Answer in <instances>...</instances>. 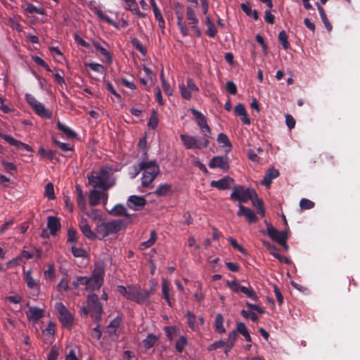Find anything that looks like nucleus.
<instances>
[{
	"instance_id": "nucleus-1",
	"label": "nucleus",
	"mask_w": 360,
	"mask_h": 360,
	"mask_svg": "<svg viewBox=\"0 0 360 360\" xmlns=\"http://www.w3.org/2000/svg\"><path fill=\"white\" fill-rule=\"evenodd\" d=\"M144 169L142 170L141 185L148 187L160 174V167L155 160H143Z\"/></svg>"
},
{
	"instance_id": "nucleus-2",
	"label": "nucleus",
	"mask_w": 360,
	"mask_h": 360,
	"mask_svg": "<svg viewBox=\"0 0 360 360\" xmlns=\"http://www.w3.org/2000/svg\"><path fill=\"white\" fill-rule=\"evenodd\" d=\"M182 143L186 149L200 150L208 146L210 136L205 134L203 137H196L188 134H181L179 136Z\"/></svg>"
},
{
	"instance_id": "nucleus-3",
	"label": "nucleus",
	"mask_w": 360,
	"mask_h": 360,
	"mask_svg": "<svg viewBox=\"0 0 360 360\" xmlns=\"http://www.w3.org/2000/svg\"><path fill=\"white\" fill-rule=\"evenodd\" d=\"M253 197H257L256 191L252 188H245L243 186L233 187L230 195L231 200L238 201L241 205L252 200Z\"/></svg>"
},
{
	"instance_id": "nucleus-4",
	"label": "nucleus",
	"mask_w": 360,
	"mask_h": 360,
	"mask_svg": "<svg viewBox=\"0 0 360 360\" xmlns=\"http://www.w3.org/2000/svg\"><path fill=\"white\" fill-rule=\"evenodd\" d=\"M104 270L102 267L96 266L92 275L86 278V290L94 291L99 289L103 284Z\"/></svg>"
},
{
	"instance_id": "nucleus-5",
	"label": "nucleus",
	"mask_w": 360,
	"mask_h": 360,
	"mask_svg": "<svg viewBox=\"0 0 360 360\" xmlns=\"http://www.w3.org/2000/svg\"><path fill=\"white\" fill-rule=\"evenodd\" d=\"M25 97L27 103L31 106L37 115L45 119H51L52 117V112L46 108L45 106L41 103L39 102L33 95L26 94Z\"/></svg>"
},
{
	"instance_id": "nucleus-6",
	"label": "nucleus",
	"mask_w": 360,
	"mask_h": 360,
	"mask_svg": "<svg viewBox=\"0 0 360 360\" xmlns=\"http://www.w3.org/2000/svg\"><path fill=\"white\" fill-rule=\"evenodd\" d=\"M55 308L63 327L70 329L74 323V316L62 302H56Z\"/></svg>"
},
{
	"instance_id": "nucleus-7",
	"label": "nucleus",
	"mask_w": 360,
	"mask_h": 360,
	"mask_svg": "<svg viewBox=\"0 0 360 360\" xmlns=\"http://www.w3.org/2000/svg\"><path fill=\"white\" fill-rule=\"evenodd\" d=\"M88 308L89 309L91 317L95 321L99 322L101 319L103 307L99 302L97 295L91 294L88 296Z\"/></svg>"
},
{
	"instance_id": "nucleus-8",
	"label": "nucleus",
	"mask_w": 360,
	"mask_h": 360,
	"mask_svg": "<svg viewBox=\"0 0 360 360\" xmlns=\"http://www.w3.org/2000/svg\"><path fill=\"white\" fill-rule=\"evenodd\" d=\"M179 87L182 98L187 101L191 99L193 92L199 91V88L196 86L193 79L190 77L186 79V84H180Z\"/></svg>"
},
{
	"instance_id": "nucleus-9",
	"label": "nucleus",
	"mask_w": 360,
	"mask_h": 360,
	"mask_svg": "<svg viewBox=\"0 0 360 360\" xmlns=\"http://www.w3.org/2000/svg\"><path fill=\"white\" fill-rule=\"evenodd\" d=\"M147 201L144 196L140 195H130L127 201V205L129 208L135 211L142 210L143 207L146 205Z\"/></svg>"
},
{
	"instance_id": "nucleus-10",
	"label": "nucleus",
	"mask_w": 360,
	"mask_h": 360,
	"mask_svg": "<svg viewBox=\"0 0 360 360\" xmlns=\"http://www.w3.org/2000/svg\"><path fill=\"white\" fill-rule=\"evenodd\" d=\"M191 111L192 115L195 117L202 132L203 133V135L205 134H207L210 136L211 130L207 123L206 117L202 113H201L200 111H198L195 109H191Z\"/></svg>"
},
{
	"instance_id": "nucleus-11",
	"label": "nucleus",
	"mask_w": 360,
	"mask_h": 360,
	"mask_svg": "<svg viewBox=\"0 0 360 360\" xmlns=\"http://www.w3.org/2000/svg\"><path fill=\"white\" fill-rule=\"evenodd\" d=\"M211 169L219 168L226 172L229 169V160L227 156H214L209 162Z\"/></svg>"
},
{
	"instance_id": "nucleus-12",
	"label": "nucleus",
	"mask_w": 360,
	"mask_h": 360,
	"mask_svg": "<svg viewBox=\"0 0 360 360\" xmlns=\"http://www.w3.org/2000/svg\"><path fill=\"white\" fill-rule=\"evenodd\" d=\"M105 223L109 236L110 234L116 233L125 228L130 223V221L128 219H115Z\"/></svg>"
},
{
	"instance_id": "nucleus-13",
	"label": "nucleus",
	"mask_w": 360,
	"mask_h": 360,
	"mask_svg": "<svg viewBox=\"0 0 360 360\" xmlns=\"http://www.w3.org/2000/svg\"><path fill=\"white\" fill-rule=\"evenodd\" d=\"M267 234L279 245L281 244V240L284 239L285 241H287L288 237L287 230L278 231L271 224L267 226Z\"/></svg>"
},
{
	"instance_id": "nucleus-14",
	"label": "nucleus",
	"mask_w": 360,
	"mask_h": 360,
	"mask_svg": "<svg viewBox=\"0 0 360 360\" xmlns=\"http://www.w3.org/2000/svg\"><path fill=\"white\" fill-rule=\"evenodd\" d=\"M104 186V191L108 190L114 185V182L110 183L109 181L112 176L111 169L107 167H102L97 173Z\"/></svg>"
},
{
	"instance_id": "nucleus-15",
	"label": "nucleus",
	"mask_w": 360,
	"mask_h": 360,
	"mask_svg": "<svg viewBox=\"0 0 360 360\" xmlns=\"http://www.w3.org/2000/svg\"><path fill=\"white\" fill-rule=\"evenodd\" d=\"M153 293V291L152 290H142L140 287H138L134 302L139 304H145L148 305L150 303V297Z\"/></svg>"
},
{
	"instance_id": "nucleus-16",
	"label": "nucleus",
	"mask_w": 360,
	"mask_h": 360,
	"mask_svg": "<svg viewBox=\"0 0 360 360\" xmlns=\"http://www.w3.org/2000/svg\"><path fill=\"white\" fill-rule=\"evenodd\" d=\"M0 138L8 142L11 146L16 147L18 149H25L27 151L32 150V148L29 145L15 139L11 135L0 133Z\"/></svg>"
},
{
	"instance_id": "nucleus-17",
	"label": "nucleus",
	"mask_w": 360,
	"mask_h": 360,
	"mask_svg": "<svg viewBox=\"0 0 360 360\" xmlns=\"http://www.w3.org/2000/svg\"><path fill=\"white\" fill-rule=\"evenodd\" d=\"M137 288L138 287L134 285H128L127 287H124L123 285H118L117 291L126 299L134 302Z\"/></svg>"
},
{
	"instance_id": "nucleus-18",
	"label": "nucleus",
	"mask_w": 360,
	"mask_h": 360,
	"mask_svg": "<svg viewBox=\"0 0 360 360\" xmlns=\"http://www.w3.org/2000/svg\"><path fill=\"white\" fill-rule=\"evenodd\" d=\"M89 204L91 206H96L100 203L102 198L104 200V203L108 200V194L104 192L94 189L89 193Z\"/></svg>"
},
{
	"instance_id": "nucleus-19",
	"label": "nucleus",
	"mask_w": 360,
	"mask_h": 360,
	"mask_svg": "<svg viewBox=\"0 0 360 360\" xmlns=\"http://www.w3.org/2000/svg\"><path fill=\"white\" fill-rule=\"evenodd\" d=\"M239 210L237 212L238 217H245L249 223H255L257 221V217L255 212L249 207L240 204Z\"/></svg>"
},
{
	"instance_id": "nucleus-20",
	"label": "nucleus",
	"mask_w": 360,
	"mask_h": 360,
	"mask_svg": "<svg viewBox=\"0 0 360 360\" xmlns=\"http://www.w3.org/2000/svg\"><path fill=\"white\" fill-rule=\"evenodd\" d=\"M79 226L83 235L88 239L94 240L96 238V234L91 230L86 219L81 218Z\"/></svg>"
},
{
	"instance_id": "nucleus-21",
	"label": "nucleus",
	"mask_w": 360,
	"mask_h": 360,
	"mask_svg": "<svg viewBox=\"0 0 360 360\" xmlns=\"http://www.w3.org/2000/svg\"><path fill=\"white\" fill-rule=\"evenodd\" d=\"M233 182V179L230 176H225L218 181H212L210 183L212 187L219 190L224 191L229 188L231 184Z\"/></svg>"
},
{
	"instance_id": "nucleus-22",
	"label": "nucleus",
	"mask_w": 360,
	"mask_h": 360,
	"mask_svg": "<svg viewBox=\"0 0 360 360\" xmlns=\"http://www.w3.org/2000/svg\"><path fill=\"white\" fill-rule=\"evenodd\" d=\"M92 45L96 49V51H99L102 56H103V59H102L103 62H105L108 64H111L112 62V58L110 53L104 47H103L98 41L93 40Z\"/></svg>"
},
{
	"instance_id": "nucleus-23",
	"label": "nucleus",
	"mask_w": 360,
	"mask_h": 360,
	"mask_svg": "<svg viewBox=\"0 0 360 360\" xmlns=\"http://www.w3.org/2000/svg\"><path fill=\"white\" fill-rule=\"evenodd\" d=\"M176 19H177V26L180 30V32L184 37H187L189 35V30L186 25V22H184V13L182 11H176L175 12Z\"/></svg>"
},
{
	"instance_id": "nucleus-24",
	"label": "nucleus",
	"mask_w": 360,
	"mask_h": 360,
	"mask_svg": "<svg viewBox=\"0 0 360 360\" xmlns=\"http://www.w3.org/2000/svg\"><path fill=\"white\" fill-rule=\"evenodd\" d=\"M26 315L30 321L37 322L44 316V310L37 307H31L26 312Z\"/></svg>"
},
{
	"instance_id": "nucleus-25",
	"label": "nucleus",
	"mask_w": 360,
	"mask_h": 360,
	"mask_svg": "<svg viewBox=\"0 0 360 360\" xmlns=\"http://www.w3.org/2000/svg\"><path fill=\"white\" fill-rule=\"evenodd\" d=\"M61 225L60 219L56 217H49L47 221V228L50 230L51 235L55 236L60 229Z\"/></svg>"
},
{
	"instance_id": "nucleus-26",
	"label": "nucleus",
	"mask_w": 360,
	"mask_h": 360,
	"mask_svg": "<svg viewBox=\"0 0 360 360\" xmlns=\"http://www.w3.org/2000/svg\"><path fill=\"white\" fill-rule=\"evenodd\" d=\"M278 176L279 172L277 169L274 168L269 169L264 176L262 184L269 188L271 184L272 180Z\"/></svg>"
},
{
	"instance_id": "nucleus-27",
	"label": "nucleus",
	"mask_w": 360,
	"mask_h": 360,
	"mask_svg": "<svg viewBox=\"0 0 360 360\" xmlns=\"http://www.w3.org/2000/svg\"><path fill=\"white\" fill-rule=\"evenodd\" d=\"M234 111L237 115L240 116V120L244 124L248 125L250 124V120L248 116L246 110L243 104H237L235 107Z\"/></svg>"
},
{
	"instance_id": "nucleus-28",
	"label": "nucleus",
	"mask_w": 360,
	"mask_h": 360,
	"mask_svg": "<svg viewBox=\"0 0 360 360\" xmlns=\"http://www.w3.org/2000/svg\"><path fill=\"white\" fill-rule=\"evenodd\" d=\"M110 214L112 216H124L129 218L131 214L128 213L127 209L122 204H117L109 212Z\"/></svg>"
},
{
	"instance_id": "nucleus-29",
	"label": "nucleus",
	"mask_w": 360,
	"mask_h": 360,
	"mask_svg": "<svg viewBox=\"0 0 360 360\" xmlns=\"http://www.w3.org/2000/svg\"><path fill=\"white\" fill-rule=\"evenodd\" d=\"M169 292H170L169 284V283L167 282V281L166 279L163 278L162 281V298H164L165 300V301L167 302V304L169 307H172V301H171V298H170V295H169Z\"/></svg>"
},
{
	"instance_id": "nucleus-30",
	"label": "nucleus",
	"mask_w": 360,
	"mask_h": 360,
	"mask_svg": "<svg viewBox=\"0 0 360 360\" xmlns=\"http://www.w3.org/2000/svg\"><path fill=\"white\" fill-rule=\"evenodd\" d=\"M76 193H77V203L78 207L81 209H85L86 207V200L85 196L83 193V191L80 185L77 184L75 186Z\"/></svg>"
},
{
	"instance_id": "nucleus-31",
	"label": "nucleus",
	"mask_w": 360,
	"mask_h": 360,
	"mask_svg": "<svg viewBox=\"0 0 360 360\" xmlns=\"http://www.w3.org/2000/svg\"><path fill=\"white\" fill-rule=\"evenodd\" d=\"M186 317L187 319V324L189 328L193 331H197L198 330V327L195 315L193 312L188 311L186 314Z\"/></svg>"
},
{
	"instance_id": "nucleus-32",
	"label": "nucleus",
	"mask_w": 360,
	"mask_h": 360,
	"mask_svg": "<svg viewBox=\"0 0 360 360\" xmlns=\"http://www.w3.org/2000/svg\"><path fill=\"white\" fill-rule=\"evenodd\" d=\"M316 5L317 6V8H318V11H319V13L320 14V16H321V20H322L323 23L324 24L326 30L328 32H330L332 30L333 26L330 23V22H329V20H328V18L326 16V14L325 13L324 8L319 4V2H316Z\"/></svg>"
},
{
	"instance_id": "nucleus-33",
	"label": "nucleus",
	"mask_w": 360,
	"mask_h": 360,
	"mask_svg": "<svg viewBox=\"0 0 360 360\" xmlns=\"http://www.w3.org/2000/svg\"><path fill=\"white\" fill-rule=\"evenodd\" d=\"M57 128L68 139H72L77 136L74 131L60 121H58L57 122Z\"/></svg>"
},
{
	"instance_id": "nucleus-34",
	"label": "nucleus",
	"mask_w": 360,
	"mask_h": 360,
	"mask_svg": "<svg viewBox=\"0 0 360 360\" xmlns=\"http://www.w3.org/2000/svg\"><path fill=\"white\" fill-rule=\"evenodd\" d=\"M237 331L238 333L242 335L245 340L248 342H252V338L250 335V333L245 326V324L243 322H240L237 323Z\"/></svg>"
},
{
	"instance_id": "nucleus-35",
	"label": "nucleus",
	"mask_w": 360,
	"mask_h": 360,
	"mask_svg": "<svg viewBox=\"0 0 360 360\" xmlns=\"http://www.w3.org/2000/svg\"><path fill=\"white\" fill-rule=\"evenodd\" d=\"M89 183L94 187V188H102L104 191V186L102 183L101 180L100 179L99 176L98 174L96 175L93 174H88L87 176Z\"/></svg>"
},
{
	"instance_id": "nucleus-36",
	"label": "nucleus",
	"mask_w": 360,
	"mask_h": 360,
	"mask_svg": "<svg viewBox=\"0 0 360 360\" xmlns=\"http://www.w3.org/2000/svg\"><path fill=\"white\" fill-rule=\"evenodd\" d=\"M214 328L215 331L219 333H224L226 332V329L224 327V317L222 314H217L214 320Z\"/></svg>"
},
{
	"instance_id": "nucleus-37",
	"label": "nucleus",
	"mask_w": 360,
	"mask_h": 360,
	"mask_svg": "<svg viewBox=\"0 0 360 360\" xmlns=\"http://www.w3.org/2000/svg\"><path fill=\"white\" fill-rule=\"evenodd\" d=\"M158 339V338L153 333H149L143 340V347L147 349L152 348L155 345Z\"/></svg>"
},
{
	"instance_id": "nucleus-38",
	"label": "nucleus",
	"mask_w": 360,
	"mask_h": 360,
	"mask_svg": "<svg viewBox=\"0 0 360 360\" xmlns=\"http://www.w3.org/2000/svg\"><path fill=\"white\" fill-rule=\"evenodd\" d=\"M172 189V185L169 184H160L155 191V195L162 197L165 196Z\"/></svg>"
},
{
	"instance_id": "nucleus-39",
	"label": "nucleus",
	"mask_w": 360,
	"mask_h": 360,
	"mask_svg": "<svg viewBox=\"0 0 360 360\" xmlns=\"http://www.w3.org/2000/svg\"><path fill=\"white\" fill-rule=\"evenodd\" d=\"M96 231L98 236H101L102 238L108 236V233L107 231L106 223L103 221L102 220L99 222H96Z\"/></svg>"
},
{
	"instance_id": "nucleus-40",
	"label": "nucleus",
	"mask_w": 360,
	"mask_h": 360,
	"mask_svg": "<svg viewBox=\"0 0 360 360\" xmlns=\"http://www.w3.org/2000/svg\"><path fill=\"white\" fill-rule=\"evenodd\" d=\"M186 18L188 20L189 25L198 24V20L196 18L195 11L191 6H188L186 8Z\"/></svg>"
},
{
	"instance_id": "nucleus-41",
	"label": "nucleus",
	"mask_w": 360,
	"mask_h": 360,
	"mask_svg": "<svg viewBox=\"0 0 360 360\" xmlns=\"http://www.w3.org/2000/svg\"><path fill=\"white\" fill-rule=\"evenodd\" d=\"M25 281L29 288H39L38 282L31 275V270H29L25 275Z\"/></svg>"
},
{
	"instance_id": "nucleus-42",
	"label": "nucleus",
	"mask_w": 360,
	"mask_h": 360,
	"mask_svg": "<svg viewBox=\"0 0 360 360\" xmlns=\"http://www.w3.org/2000/svg\"><path fill=\"white\" fill-rule=\"evenodd\" d=\"M133 47L139 51L142 55L146 56L147 53V49L142 44V43L136 37H133L131 39Z\"/></svg>"
},
{
	"instance_id": "nucleus-43",
	"label": "nucleus",
	"mask_w": 360,
	"mask_h": 360,
	"mask_svg": "<svg viewBox=\"0 0 360 360\" xmlns=\"http://www.w3.org/2000/svg\"><path fill=\"white\" fill-rule=\"evenodd\" d=\"M288 37L285 30H282L278 34V40L283 48L285 50L290 48V43L288 41Z\"/></svg>"
},
{
	"instance_id": "nucleus-44",
	"label": "nucleus",
	"mask_w": 360,
	"mask_h": 360,
	"mask_svg": "<svg viewBox=\"0 0 360 360\" xmlns=\"http://www.w3.org/2000/svg\"><path fill=\"white\" fill-rule=\"evenodd\" d=\"M158 122L159 120L157 112L155 110H153L148 122V127L155 129L158 127Z\"/></svg>"
},
{
	"instance_id": "nucleus-45",
	"label": "nucleus",
	"mask_w": 360,
	"mask_h": 360,
	"mask_svg": "<svg viewBox=\"0 0 360 360\" xmlns=\"http://www.w3.org/2000/svg\"><path fill=\"white\" fill-rule=\"evenodd\" d=\"M167 338L169 341H172L176 335L179 328L176 326H166L164 328Z\"/></svg>"
},
{
	"instance_id": "nucleus-46",
	"label": "nucleus",
	"mask_w": 360,
	"mask_h": 360,
	"mask_svg": "<svg viewBox=\"0 0 360 360\" xmlns=\"http://www.w3.org/2000/svg\"><path fill=\"white\" fill-rule=\"evenodd\" d=\"M25 12L30 14H40L44 15V10L41 8H37V6H34L32 4H28L27 7L25 9Z\"/></svg>"
},
{
	"instance_id": "nucleus-47",
	"label": "nucleus",
	"mask_w": 360,
	"mask_h": 360,
	"mask_svg": "<svg viewBox=\"0 0 360 360\" xmlns=\"http://www.w3.org/2000/svg\"><path fill=\"white\" fill-rule=\"evenodd\" d=\"M187 344L186 338L185 336H181L175 344V349L179 353H181Z\"/></svg>"
},
{
	"instance_id": "nucleus-48",
	"label": "nucleus",
	"mask_w": 360,
	"mask_h": 360,
	"mask_svg": "<svg viewBox=\"0 0 360 360\" xmlns=\"http://www.w3.org/2000/svg\"><path fill=\"white\" fill-rule=\"evenodd\" d=\"M156 240L157 234L156 232L153 230L150 231V238L148 240L143 242L141 246H143L144 248H148L155 243Z\"/></svg>"
},
{
	"instance_id": "nucleus-49",
	"label": "nucleus",
	"mask_w": 360,
	"mask_h": 360,
	"mask_svg": "<svg viewBox=\"0 0 360 360\" xmlns=\"http://www.w3.org/2000/svg\"><path fill=\"white\" fill-rule=\"evenodd\" d=\"M240 314L243 318L249 319L253 322H257L259 320L257 315L254 311L243 309Z\"/></svg>"
},
{
	"instance_id": "nucleus-50",
	"label": "nucleus",
	"mask_w": 360,
	"mask_h": 360,
	"mask_svg": "<svg viewBox=\"0 0 360 360\" xmlns=\"http://www.w3.org/2000/svg\"><path fill=\"white\" fill-rule=\"evenodd\" d=\"M44 278L48 280H53L55 278V266L53 264H48V269L44 272Z\"/></svg>"
},
{
	"instance_id": "nucleus-51",
	"label": "nucleus",
	"mask_w": 360,
	"mask_h": 360,
	"mask_svg": "<svg viewBox=\"0 0 360 360\" xmlns=\"http://www.w3.org/2000/svg\"><path fill=\"white\" fill-rule=\"evenodd\" d=\"M226 285L233 292L236 293L240 292V288L243 286L237 281H227Z\"/></svg>"
},
{
	"instance_id": "nucleus-52",
	"label": "nucleus",
	"mask_w": 360,
	"mask_h": 360,
	"mask_svg": "<svg viewBox=\"0 0 360 360\" xmlns=\"http://www.w3.org/2000/svg\"><path fill=\"white\" fill-rule=\"evenodd\" d=\"M44 195L49 200H53L55 198L54 188H53V184L52 183H48L45 186Z\"/></svg>"
},
{
	"instance_id": "nucleus-53",
	"label": "nucleus",
	"mask_w": 360,
	"mask_h": 360,
	"mask_svg": "<svg viewBox=\"0 0 360 360\" xmlns=\"http://www.w3.org/2000/svg\"><path fill=\"white\" fill-rule=\"evenodd\" d=\"M144 169V165L143 160H141L138 165H135L132 167V172H130L131 178L136 177Z\"/></svg>"
},
{
	"instance_id": "nucleus-54",
	"label": "nucleus",
	"mask_w": 360,
	"mask_h": 360,
	"mask_svg": "<svg viewBox=\"0 0 360 360\" xmlns=\"http://www.w3.org/2000/svg\"><path fill=\"white\" fill-rule=\"evenodd\" d=\"M228 240L234 249L238 250L244 255H247V250L243 247L240 245L236 239L230 237L228 238Z\"/></svg>"
},
{
	"instance_id": "nucleus-55",
	"label": "nucleus",
	"mask_w": 360,
	"mask_h": 360,
	"mask_svg": "<svg viewBox=\"0 0 360 360\" xmlns=\"http://www.w3.org/2000/svg\"><path fill=\"white\" fill-rule=\"evenodd\" d=\"M86 214L95 221L96 223L97 221L100 222L102 220L101 214L98 210L92 209L86 212Z\"/></svg>"
},
{
	"instance_id": "nucleus-56",
	"label": "nucleus",
	"mask_w": 360,
	"mask_h": 360,
	"mask_svg": "<svg viewBox=\"0 0 360 360\" xmlns=\"http://www.w3.org/2000/svg\"><path fill=\"white\" fill-rule=\"evenodd\" d=\"M53 142L57 147H58L63 152H67L72 150V147L68 143L60 142L55 139H53Z\"/></svg>"
},
{
	"instance_id": "nucleus-57",
	"label": "nucleus",
	"mask_w": 360,
	"mask_h": 360,
	"mask_svg": "<svg viewBox=\"0 0 360 360\" xmlns=\"http://www.w3.org/2000/svg\"><path fill=\"white\" fill-rule=\"evenodd\" d=\"M315 204L314 202L309 199L302 198L300 202V206L303 210H309L314 207Z\"/></svg>"
},
{
	"instance_id": "nucleus-58",
	"label": "nucleus",
	"mask_w": 360,
	"mask_h": 360,
	"mask_svg": "<svg viewBox=\"0 0 360 360\" xmlns=\"http://www.w3.org/2000/svg\"><path fill=\"white\" fill-rule=\"evenodd\" d=\"M39 154L41 156L47 158L48 160H52L53 159L55 153L51 150H46L43 148H40L39 150Z\"/></svg>"
},
{
	"instance_id": "nucleus-59",
	"label": "nucleus",
	"mask_w": 360,
	"mask_h": 360,
	"mask_svg": "<svg viewBox=\"0 0 360 360\" xmlns=\"http://www.w3.org/2000/svg\"><path fill=\"white\" fill-rule=\"evenodd\" d=\"M217 141L219 143H223L225 146L231 148V143L228 136L225 134L220 133L218 135Z\"/></svg>"
},
{
	"instance_id": "nucleus-60",
	"label": "nucleus",
	"mask_w": 360,
	"mask_h": 360,
	"mask_svg": "<svg viewBox=\"0 0 360 360\" xmlns=\"http://www.w3.org/2000/svg\"><path fill=\"white\" fill-rule=\"evenodd\" d=\"M86 276H77L75 280L72 282V285L75 288H78L79 285H86Z\"/></svg>"
},
{
	"instance_id": "nucleus-61",
	"label": "nucleus",
	"mask_w": 360,
	"mask_h": 360,
	"mask_svg": "<svg viewBox=\"0 0 360 360\" xmlns=\"http://www.w3.org/2000/svg\"><path fill=\"white\" fill-rule=\"evenodd\" d=\"M243 294L254 301H257L259 300V297L257 295L256 292L251 286H249L247 288V290H245Z\"/></svg>"
},
{
	"instance_id": "nucleus-62",
	"label": "nucleus",
	"mask_w": 360,
	"mask_h": 360,
	"mask_svg": "<svg viewBox=\"0 0 360 360\" xmlns=\"http://www.w3.org/2000/svg\"><path fill=\"white\" fill-rule=\"evenodd\" d=\"M243 294L254 301H257L259 300V297L257 295L256 292L251 286H249L247 288V290H245Z\"/></svg>"
},
{
	"instance_id": "nucleus-63",
	"label": "nucleus",
	"mask_w": 360,
	"mask_h": 360,
	"mask_svg": "<svg viewBox=\"0 0 360 360\" xmlns=\"http://www.w3.org/2000/svg\"><path fill=\"white\" fill-rule=\"evenodd\" d=\"M245 305L250 309L257 311L259 314H263L266 312L264 307H262L257 304H252L249 302H245Z\"/></svg>"
},
{
	"instance_id": "nucleus-64",
	"label": "nucleus",
	"mask_w": 360,
	"mask_h": 360,
	"mask_svg": "<svg viewBox=\"0 0 360 360\" xmlns=\"http://www.w3.org/2000/svg\"><path fill=\"white\" fill-rule=\"evenodd\" d=\"M77 232L74 229H69L68 231V241L70 243H76L77 240Z\"/></svg>"
}]
</instances>
